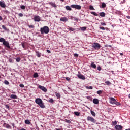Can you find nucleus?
<instances>
[{"mask_svg":"<svg viewBox=\"0 0 130 130\" xmlns=\"http://www.w3.org/2000/svg\"><path fill=\"white\" fill-rule=\"evenodd\" d=\"M35 102L36 104H38V105H39L41 108H45V105H44V103H43V101L40 98L36 99Z\"/></svg>","mask_w":130,"mask_h":130,"instance_id":"1","label":"nucleus"},{"mask_svg":"<svg viewBox=\"0 0 130 130\" xmlns=\"http://www.w3.org/2000/svg\"><path fill=\"white\" fill-rule=\"evenodd\" d=\"M40 32L41 34H48L49 33V27L47 26H45L41 28Z\"/></svg>","mask_w":130,"mask_h":130,"instance_id":"2","label":"nucleus"},{"mask_svg":"<svg viewBox=\"0 0 130 130\" xmlns=\"http://www.w3.org/2000/svg\"><path fill=\"white\" fill-rule=\"evenodd\" d=\"M110 103L111 104H115L116 105H117L118 106L120 105V103L116 101L115 99L114 98L111 97L110 98Z\"/></svg>","mask_w":130,"mask_h":130,"instance_id":"3","label":"nucleus"},{"mask_svg":"<svg viewBox=\"0 0 130 130\" xmlns=\"http://www.w3.org/2000/svg\"><path fill=\"white\" fill-rule=\"evenodd\" d=\"M93 48H94V49H100V47H101V45H100V44L98 43H94L93 45H92Z\"/></svg>","mask_w":130,"mask_h":130,"instance_id":"4","label":"nucleus"},{"mask_svg":"<svg viewBox=\"0 0 130 130\" xmlns=\"http://www.w3.org/2000/svg\"><path fill=\"white\" fill-rule=\"evenodd\" d=\"M71 7L73 9H76L77 10H81V9H82V6L78 5H71Z\"/></svg>","mask_w":130,"mask_h":130,"instance_id":"5","label":"nucleus"},{"mask_svg":"<svg viewBox=\"0 0 130 130\" xmlns=\"http://www.w3.org/2000/svg\"><path fill=\"white\" fill-rule=\"evenodd\" d=\"M87 120L88 121H90L93 123H96V120L94 118H93V117H90V116H88L87 117Z\"/></svg>","mask_w":130,"mask_h":130,"instance_id":"6","label":"nucleus"},{"mask_svg":"<svg viewBox=\"0 0 130 130\" xmlns=\"http://www.w3.org/2000/svg\"><path fill=\"white\" fill-rule=\"evenodd\" d=\"M35 22H40L41 21V17L38 15L35 16L34 18Z\"/></svg>","mask_w":130,"mask_h":130,"instance_id":"7","label":"nucleus"},{"mask_svg":"<svg viewBox=\"0 0 130 130\" xmlns=\"http://www.w3.org/2000/svg\"><path fill=\"white\" fill-rule=\"evenodd\" d=\"M3 127H6V128H8V129H12V126H11L9 124H7L6 123H4L3 124Z\"/></svg>","mask_w":130,"mask_h":130,"instance_id":"8","label":"nucleus"},{"mask_svg":"<svg viewBox=\"0 0 130 130\" xmlns=\"http://www.w3.org/2000/svg\"><path fill=\"white\" fill-rule=\"evenodd\" d=\"M3 45H5L7 48H11V46H10V43H9V42L5 41V42L3 43Z\"/></svg>","mask_w":130,"mask_h":130,"instance_id":"9","label":"nucleus"},{"mask_svg":"<svg viewBox=\"0 0 130 130\" xmlns=\"http://www.w3.org/2000/svg\"><path fill=\"white\" fill-rule=\"evenodd\" d=\"M38 88L39 89H41V90H42V91H43V92H47V89L44 86H42L41 85H39Z\"/></svg>","mask_w":130,"mask_h":130,"instance_id":"10","label":"nucleus"},{"mask_svg":"<svg viewBox=\"0 0 130 130\" xmlns=\"http://www.w3.org/2000/svg\"><path fill=\"white\" fill-rule=\"evenodd\" d=\"M115 128L116 130H122V128H123V127L121 125H116L115 126Z\"/></svg>","mask_w":130,"mask_h":130,"instance_id":"11","label":"nucleus"},{"mask_svg":"<svg viewBox=\"0 0 130 130\" xmlns=\"http://www.w3.org/2000/svg\"><path fill=\"white\" fill-rule=\"evenodd\" d=\"M77 77H78V78H79V79H81V80H85L86 79V77H85V76L84 75H81V74L77 75Z\"/></svg>","mask_w":130,"mask_h":130,"instance_id":"12","label":"nucleus"},{"mask_svg":"<svg viewBox=\"0 0 130 130\" xmlns=\"http://www.w3.org/2000/svg\"><path fill=\"white\" fill-rule=\"evenodd\" d=\"M0 6L1 8H6V4L5 1H0Z\"/></svg>","mask_w":130,"mask_h":130,"instance_id":"13","label":"nucleus"},{"mask_svg":"<svg viewBox=\"0 0 130 130\" xmlns=\"http://www.w3.org/2000/svg\"><path fill=\"white\" fill-rule=\"evenodd\" d=\"M48 4H49V5H50L51 6H52V7H53V8H57V6H56V4H55V3L49 2Z\"/></svg>","mask_w":130,"mask_h":130,"instance_id":"14","label":"nucleus"},{"mask_svg":"<svg viewBox=\"0 0 130 130\" xmlns=\"http://www.w3.org/2000/svg\"><path fill=\"white\" fill-rule=\"evenodd\" d=\"M60 21L61 22H67L68 21V18L64 17H61L60 19Z\"/></svg>","mask_w":130,"mask_h":130,"instance_id":"15","label":"nucleus"},{"mask_svg":"<svg viewBox=\"0 0 130 130\" xmlns=\"http://www.w3.org/2000/svg\"><path fill=\"white\" fill-rule=\"evenodd\" d=\"M93 103L94 104H99V100H98V99H94L93 100Z\"/></svg>","mask_w":130,"mask_h":130,"instance_id":"16","label":"nucleus"},{"mask_svg":"<svg viewBox=\"0 0 130 130\" xmlns=\"http://www.w3.org/2000/svg\"><path fill=\"white\" fill-rule=\"evenodd\" d=\"M94 63H95V62H91V65H90V67H91V68H93V69H96V68H97V66H96V64H95Z\"/></svg>","mask_w":130,"mask_h":130,"instance_id":"17","label":"nucleus"},{"mask_svg":"<svg viewBox=\"0 0 130 130\" xmlns=\"http://www.w3.org/2000/svg\"><path fill=\"white\" fill-rule=\"evenodd\" d=\"M10 98H11V99H17V96L15 94H11L10 95Z\"/></svg>","mask_w":130,"mask_h":130,"instance_id":"18","label":"nucleus"},{"mask_svg":"<svg viewBox=\"0 0 130 130\" xmlns=\"http://www.w3.org/2000/svg\"><path fill=\"white\" fill-rule=\"evenodd\" d=\"M106 15V14L104 12H100L99 13V15L100 16V17H105Z\"/></svg>","mask_w":130,"mask_h":130,"instance_id":"19","label":"nucleus"},{"mask_svg":"<svg viewBox=\"0 0 130 130\" xmlns=\"http://www.w3.org/2000/svg\"><path fill=\"white\" fill-rule=\"evenodd\" d=\"M36 56L38 57H40L41 56V53H40L38 51H36Z\"/></svg>","mask_w":130,"mask_h":130,"instance_id":"20","label":"nucleus"},{"mask_svg":"<svg viewBox=\"0 0 130 130\" xmlns=\"http://www.w3.org/2000/svg\"><path fill=\"white\" fill-rule=\"evenodd\" d=\"M71 20H74V21L78 22V21H79V18H77L76 17H71Z\"/></svg>","mask_w":130,"mask_h":130,"instance_id":"21","label":"nucleus"},{"mask_svg":"<svg viewBox=\"0 0 130 130\" xmlns=\"http://www.w3.org/2000/svg\"><path fill=\"white\" fill-rule=\"evenodd\" d=\"M21 45L24 49H26V43L22 42Z\"/></svg>","mask_w":130,"mask_h":130,"instance_id":"22","label":"nucleus"},{"mask_svg":"<svg viewBox=\"0 0 130 130\" xmlns=\"http://www.w3.org/2000/svg\"><path fill=\"white\" fill-rule=\"evenodd\" d=\"M66 9L67 11H72V8L69 6H66Z\"/></svg>","mask_w":130,"mask_h":130,"instance_id":"23","label":"nucleus"},{"mask_svg":"<svg viewBox=\"0 0 130 130\" xmlns=\"http://www.w3.org/2000/svg\"><path fill=\"white\" fill-rule=\"evenodd\" d=\"M24 122H25V124H31V122H30V121L28 119L25 120Z\"/></svg>","mask_w":130,"mask_h":130,"instance_id":"24","label":"nucleus"},{"mask_svg":"<svg viewBox=\"0 0 130 130\" xmlns=\"http://www.w3.org/2000/svg\"><path fill=\"white\" fill-rule=\"evenodd\" d=\"M38 73H37V72L35 73L33 75L34 78H38Z\"/></svg>","mask_w":130,"mask_h":130,"instance_id":"25","label":"nucleus"},{"mask_svg":"<svg viewBox=\"0 0 130 130\" xmlns=\"http://www.w3.org/2000/svg\"><path fill=\"white\" fill-rule=\"evenodd\" d=\"M6 41V40L4 38H0V42H3V44L4 42Z\"/></svg>","mask_w":130,"mask_h":130,"instance_id":"26","label":"nucleus"},{"mask_svg":"<svg viewBox=\"0 0 130 130\" xmlns=\"http://www.w3.org/2000/svg\"><path fill=\"white\" fill-rule=\"evenodd\" d=\"M2 27L4 29V30H5V31H9V29L7 28L5 25H3Z\"/></svg>","mask_w":130,"mask_h":130,"instance_id":"27","label":"nucleus"},{"mask_svg":"<svg viewBox=\"0 0 130 130\" xmlns=\"http://www.w3.org/2000/svg\"><path fill=\"white\" fill-rule=\"evenodd\" d=\"M56 96L58 99H59L60 98V94L59 93H56Z\"/></svg>","mask_w":130,"mask_h":130,"instance_id":"28","label":"nucleus"},{"mask_svg":"<svg viewBox=\"0 0 130 130\" xmlns=\"http://www.w3.org/2000/svg\"><path fill=\"white\" fill-rule=\"evenodd\" d=\"M91 14L92 15H94V16H98V14H97L95 12H94V11L91 12Z\"/></svg>","mask_w":130,"mask_h":130,"instance_id":"29","label":"nucleus"},{"mask_svg":"<svg viewBox=\"0 0 130 130\" xmlns=\"http://www.w3.org/2000/svg\"><path fill=\"white\" fill-rule=\"evenodd\" d=\"M91 114L92 115V116H96V113L94 112L93 111H90Z\"/></svg>","mask_w":130,"mask_h":130,"instance_id":"30","label":"nucleus"},{"mask_svg":"<svg viewBox=\"0 0 130 130\" xmlns=\"http://www.w3.org/2000/svg\"><path fill=\"white\" fill-rule=\"evenodd\" d=\"M81 31H86V30H87V27L85 26L81 27Z\"/></svg>","mask_w":130,"mask_h":130,"instance_id":"31","label":"nucleus"},{"mask_svg":"<svg viewBox=\"0 0 130 130\" xmlns=\"http://www.w3.org/2000/svg\"><path fill=\"white\" fill-rule=\"evenodd\" d=\"M105 84H106V85H107L108 86H109V85H111V83L109 81H105Z\"/></svg>","mask_w":130,"mask_h":130,"instance_id":"32","label":"nucleus"},{"mask_svg":"<svg viewBox=\"0 0 130 130\" xmlns=\"http://www.w3.org/2000/svg\"><path fill=\"white\" fill-rule=\"evenodd\" d=\"M102 8H106V4L104 2L102 4Z\"/></svg>","mask_w":130,"mask_h":130,"instance_id":"33","label":"nucleus"},{"mask_svg":"<svg viewBox=\"0 0 130 130\" xmlns=\"http://www.w3.org/2000/svg\"><path fill=\"white\" fill-rule=\"evenodd\" d=\"M89 10H95V9L94 8V7L92 5H90L89 6Z\"/></svg>","mask_w":130,"mask_h":130,"instance_id":"34","label":"nucleus"},{"mask_svg":"<svg viewBox=\"0 0 130 130\" xmlns=\"http://www.w3.org/2000/svg\"><path fill=\"white\" fill-rule=\"evenodd\" d=\"M16 60L17 61V62H20V60H21V58L20 57H17L16 58Z\"/></svg>","mask_w":130,"mask_h":130,"instance_id":"35","label":"nucleus"},{"mask_svg":"<svg viewBox=\"0 0 130 130\" xmlns=\"http://www.w3.org/2000/svg\"><path fill=\"white\" fill-rule=\"evenodd\" d=\"M74 114L76 115V116H80V113L78 112H74Z\"/></svg>","mask_w":130,"mask_h":130,"instance_id":"36","label":"nucleus"},{"mask_svg":"<svg viewBox=\"0 0 130 130\" xmlns=\"http://www.w3.org/2000/svg\"><path fill=\"white\" fill-rule=\"evenodd\" d=\"M69 30L70 31H75V30H76V29L73 28V27H69Z\"/></svg>","mask_w":130,"mask_h":130,"instance_id":"37","label":"nucleus"},{"mask_svg":"<svg viewBox=\"0 0 130 130\" xmlns=\"http://www.w3.org/2000/svg\"><path fill=\"white\" fill-rule=\"evenodd\" d=\"M64 121L65 122H67V123H71V121L70 120L65 119Z\"/></svg>","mask_w":130,"mask_h":130,"instance_id":"38","label":"nucleus"},{"mask_svg":"<svg viewBox=\"0 0 130 130\" xmlns=\"http://www.w3.org/2000/svg\"><path fill=\"white\" fill-rule=\"evenodd\" d=\"M28 27L30 29H33V28H35V26L32 25H28Z\"/></svg>","mask_w":130,"mask_h":130,"instance_id":"39","label":"nucleus"},{"mask_svg":"<svg viewBox=\"0 0 130 130\" xmlns=\"http://www.w3.org/2000/svg\"><path fill=\"white\" fill-rule=\"evenodd\" d=\"M86 89H88V90H92L93 89L92 86H87Z\"/></svg>","mask_w":130,"mask_h":130,"instance_id":"40","label":"nucleus"},{"mask_svg":"<svg viewBox=\"0 0 130 130\" xmlns=\"http://www.w3.org/2000/svg\"><path fill=\"white\" fill-rule=\"evenodd\" d=\"M4 84L5 85H9L10 84V82H9L7 80H5Z\"/></svg>","mask_w":130,"mask_h":130,"instance_id":"41","label":"nucleus"},{"mask_svg":"<svg viewBox=\"0 0 130 130\" xmlns=\"http://www.w3.org/2000/svg\"><path fill=\"white\" fill-rule=\"evenodd\" d=\"M102 92H103L102 90H99L97 92L98 95H101V94H102Z\"/></svg>","mask_w":130,"mask_h":130,"instance_id":"42","label":"nucleus"},{"mask_svg":"<svg viewBox=\"0 0 130 130\" xmlns=\"http://www.w3.org/2000/svg\"><path fill=\"white\" fill-rule=\"evenodd\" d=\"M21 9H22V10H25V9H26V7L24 5H22L20 7Z\"/></svg>","mask_w":130,"mask_h":130,"instance_id":"43","label":"nucleus"},{"mask_svg":"<svg viewBox=\"0 0 130 130\" xmlns=\"http://www.w3.org/2000/svg\"><path fill=\"white\" fill-rule=\"evenodd\" d=\"M49 102H50V103H53V102H54V101L53 100V99H51L49 100Z\"/></svg>","mask_w":130,"mask_h":130,"instance_id":"44","label":"nucleus"},{"mask_svg":"<svg viewBox=\"0 0 130 130\" xmlns=\"http://www.w3.org/2000/svg\"><path fill=\"white\" fill-rule=\"evenodd\" d=\"M112 124L113 125H116V124H117V122L116 121L112 122Z\"/></svg>","mask_w":130,"mask_h":130,"instance_id":"45","label":"nucleus"},{"mask_svg":"<svg viewBox=\"0 0 130 130\" xmlns=\"http://www.w3.org/2000/svg\"><path fill=\"white\" fill-rule=\"evenodd\" d=\"M101 25L102 26H106V23H105L104 22H101Z\"/></svg>","mask_w":130,"mask_h":130,"instance_id":"46","label":"nucleus"},{"mask_svg":"<svg viewBox=\"0 0 130 130\" xmlns=\"http://www.w3.org/2000/svg\"><path fill=\"white\" fill-rule=\"evenodd\" d=\"M24 15L22 13H19L18 14V16L19 17H23Z\"/></svg>","mask_w":130,"mask_h":130,"instance_id":"47","label":"nucleus"},{"mask_svg":"<svg viewBox=\"0 0 130 130\" xmlns=\"http://www.w3.org/2000/svg\"><path fill=\"white\" fill-rule=\"evenodd\" d=\"M19 87H20V88H24V87H25V86H24V84H21L19 85Z\"/></svg>","mask_w":130,"mask_h":130,"instance_id":"48","label":"nucleus"},{"mask_svg":"<svg viewBox=\"0 0 130 130\" xmlns=\"http://www.w3.org/2000/svg\"><path fill=\"white\" fill-rule=\"evenodd\" d=\"M87 99H89V100H92V97L91 96H87Z\"/></svg>","mask_w":130,"mask_h":130,"instance_id":"49","label":"nucleus"},{"mask_svg":"<svg viewBox=\"0 0 130 130\" xmlns=\"http://www.w3.org/2000/svg\"><path fill=\"white\" fill-rule=\"evenodd\" d=\"M66 79L67 81H71V78L70 77H66Z\"/></svg>","mask_w":130,"mask_h":130,"instance_id":"50","label":"nucleus"},{"mask_svg":"<svg viewBox=\"0 0 130 130\" xmlns=\"http://www.w3.org/2000/svg\"><path fill=\"white\" fill-rule=\"evenodd\" d=\"M98 71H101V67L100 66H98Z\"/></svg>","mask_w":130,"mask_h":130,"instance_id":"51","label":"nucleus"},{"mask_svg":"<svg viewBox=\"0 0 130 130\" xmlns=\"http://www.w3.org/2000/svg\"><path fill=\"white\" fill-rule=\"evenodd\" d=\"M100 29H101V30H105V28L104 27H100Z\"/></svg>","mask_w":130,"mask_h":130,"instance_id":"52","label":"nucleus"},{"mask_svg":"<svg viewBox=\"0 0 130 130\" xmlns=\"http://www.w3.org/2000/svg\"><path fill=\"white\" fill-rule=\"evenodd\" d=\"M74 56L75 57H78L79 56V55L77 53L74 54Z\"/></svg>","mask_w":130,"mask_h":130,"instance_id":"53","label":"nucleus"},{"mask_svg":"<svg viewBox=\"0 0 130 130\" xmlns=\"http://www.w3.org/2000/svg\"><path fill=\"white\" fill-rule=\"evenodd\" d=\"M47 52H48V53H51V52H50L49 50H47Z\"/></svg>","mask_w":130,"mask_h":130,"instance_id":"54","label":"nucleus"},{"mask_svg":"<svg viewBox=\"0 0 130 130\" xmlns=\"http://www.w3.org/2000/svg\"><path fill=\"white\" fill-rule=\"evenodd\" d=\"M6 108H7V109L10 108V107H9V105H6Z\"/></svg>","mask_w":130,"mask_h":130,"instance_id":"55","label":"nucleus"},{"mask_svg":"<svg viewBox=\"0 0 130 130\" xmlns=\"http://www.w3.org/2000/svg\"><path fill=\"white\" fill-rule=\"evenodd\" d=\"M12 126H13V127H15V123H13L12 124Z\"/></svg>","mask_w":130,"mask_h":130,"instance_id":"56","label":"nucleus"},{"mask_svg":"<svg viewBox=\"0 0 130 130\" xmlns=\"http://www.w3.org/2000/svg\"><path fill=\"white\" fill-rule=\"evenodd\" d=\"M3 20V17L0 16V21Z\"/></svg>","mask_w":130,"mask_h":130,"instance_id":"57","label":"nucleus"},{"mask_svg":"<svg viewBox=\"0 0 130 130\" xmlns=\"http://www.w3.org/2000/svg\"><path fill=\"white\" fill-rule=\"evenodd\" d=\"M105 47H108V45H105Z\"/></svg>","mask_w":130,"mask_h":130,"instance_id":"58","label":"nucleus"},{"mask_svg":"<svg viewBox=\"0 0 130 130\" xmlns=\"http://www.w3.org/2000/svg\"><path fill=\"white\" fill-rule=\"evenodd\" d=\"M120 55H121V56L123 55V53H120Z\"/></svg>","mask_w":130,"mask_h":130,"instance_id":"59","label":"nucleus"},{"mask_svg":"<svg viewBox=\"0 0 130 130\" xmlns=\"http://www.w3.org/2000/svg\"><path fill=\"white\" fill-rule=\"evenodd\" d=\"M9 11H8V10H6L5 11V13H8Z\"/></svg>","mask_w":130,"mask_h":130,"instance_id":"60","label":"nucleus"},{"mask_svg":"<svg viewBox=\"0 0 130 130\" xmlns=\"http://www.w3.org/2000/svg\"><path fill=\"white\" fill-rule=\"evenodd\" d=\"M108 47H111V45H108Z\"/></svg>","mask_w":130,"mask_h":130,"instance_id":"61","label":"nucleus"},{"mask_svg":"<svg viewBox=\"0 0 130 130\" xmlns=\"http://www.w3.org/2000/svg\"><path fill=\"white\" fill-rule=\"evenodd\" d=\"M61 2H64V0H60Z\"/></svg>","mask_w":130,"mask_h":130,"instance_id":"62","label":"nucleus"},{"mask_svg":"<svg viewBox=\"0 0 130 130\" xmlns=\"http://www.w3.org/2000/svg\"><path fill=\"white\" fill-rule=\"evenodd\" d=\"M128 97L129 98H130V94L128 95Z\"/></svg>","mask_w":130,"mask_h":130,"instance_id":"63","label":"nucleus"},{"mask_svg":"<svg viewBox=\"0 0 130 130\" xmlns=\"http://www.w3.org/2000/svg\"><path fill=\"white\" fill-rule=\"evenodd\" d=\"M125 130H130V129H126Z\"/></svg>","mask_w":130,"mask_h":130,"instance_id":"64","label":"nucleus"}]
</instances>
